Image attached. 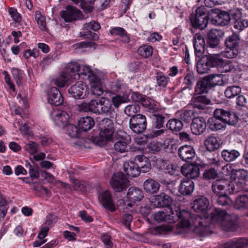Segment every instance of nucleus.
<instances>
[{
  "mask_svg": "<svg viewBox=\"0 0 248 248\" xmlns=\"http://www.w3.org/2000/svg\"><path fill=\"white\" fill-rule=\"evenodd\" d=\"M192 208L196 212H202V216L198 214H190L187 218L190 222L189 227H194L193 231L201 235H205L209 231L210 215L209 212L214 210L208 209L209 205L208 199L204 196H199L193 201Z\"/></svg>",
  "mask_w": 248,
  "mask_h": 248,
  "instance_id": "f257e3e1",
  "label": "nucleus"
},
{
  "mask_svg": "<svg viewBox=\"0 0 248 248\" xmlns=\"http://www.w3.org/2000/svg\"><path fill=\"white\" fill-rule=\"evenodd\" d=\"M238 117L234 112L223 108H217L214 117H210L207 124L212 131H217L224 127L225 124L234 125L238 123Z\"/></svg>",
  "mask_w": 248,
  "mask_h": 248,
  "instance_id": "f03ea898",
  "label": "nucleus"
},
{
  "mask_svg": "<svg viewBox=\"0 0 248 248\" xmlns=\"http://www.w3.org/2000/svg\"><path fill=\"white\" fill-rule=\"evenodd\" d=\"M79 111L90 112L100 115H111L115 113L114 108L109 99L102 97L97 100L92 99L89 102H83L78 105Z\"/></svg>",
  "mask_w": 248,
  "mask_h": 248,
  "instance_id": "7ed1b4c3",
  "label": "nucleus"
},
{
  "mask_svg": "<svg viewBox=\"0 0 248 248\" xmlns=\"http://www.w3.org/2000/svg\"><path fill=\"white\" fill-rule=\"evenodd\" d=\"M190 216V213L187 211L171 210V214H167L164 212H158L155 214L154 218L158 222L164 221L169 223L179 221L176 227L178 228L184 229L189 227L190 222L187 218Z\"/></svg>",
  "mask_w": 248,
  "mask_h": 248,
  "instance_id": "20e7f679",
  "label": "nucleus"
},
{
  "mask_svg": "<svg viewBox=\"0 0 248 248\" xmlns=\"http://www.w3.org/2000/svg\"><path fill=\"white\" fill-rule=\"evenodd\" d=\"M210 215V226L215 224L225 231H233L235 229V223L232 216L225 211L216 208L214 212H209Z\"/></svg>",
  "mask_w": 248,
  "mask_h": 248,
  "instance_id": "39448f33",
  "label": "nucleus"
},
{
  "mask_svg": "<svg viewBox=\"0 0 248 248\" xmlns=\"http://www.w3.org/2000/svg\"><path fill=\"white\" fill-rule=\"evenodd\" d=\"M240 38L238 34L233 33L227 37L225 41L226 48L222 52V55L228 59L236 58L240 52Z\"/></svg>",
  "mask_w": 248,
  "mask_h": 248,
  "instance_id": "423d86ee",
  "label": "nucleus"
},
{
  "mask_svg": "<svg viewBox=\"0 0 248 248\" xmlns=\"http://www.w3.org/2000/svg\"><path fill=\"white\" fill-rule=\"evenodd\" d=\"M223 59L217 55H205L202 57L197 63V71L198 73L203 74L208 73L213 67L221 66Z\"/></svg>",
  "mask_w": 248,
  "mask_h": 248,
  "instance_id": "0eeeda50",
  "label": "nucleus"
},
{
  "mask_svg": "<svg viewBox=\"0 0 248 248\" xmlns=\"http://www.w3.org/2000/svg\"><path fill=\"white\" fill-rule=\"evenodd\" d=\"M189 19L194 28L204 30L208 24V12L204 6H200L196 9L195 14L190 15Z\"/></svg>",
  "mask_w": 248,
  "mask_h": 248,
  "instance_id": "6e6552de",
  "label": "nucleus"
},
{
  "mask_svg": "<svg viewBox=\"0 0 248 248\" xmlns=\"http://www.w3.org/2000/svg\"><path fill=\"white\" fill-rule=\"evenodd\" d=\"M116 142L113 148L116 152L124 153L129 151L131 138L123 131H117L115 134Z\"/></svg>",
  "mask_w": 248,
  "mask_h": 248,
  "instance_id": "1a4fd4ad",
  "label": "nucleus"
},
{
  "mask_svg": "<svg viewBox=\"0 0 248 248\" xmlns=\"http://www.w3.org/2000/svg\"><path fill=\"white\" fill-rule=\"evenodd\" d=\"M147 125L145 116L138 114L129 120V127L131 130L136 134L142 133L146 129Z\"/></svg>",
  "mask_w": 248,
  "mask_h": 248,
  "instance_id": "9d476101",
  "label": "nucleus"
},
{
  "mask_svg": "<svg viewBox=\"0 0 248 248\" xmlns=\"http://www.w3.org/2000/svg\"><path fill=\"white\" fill-rule=\"evenodd\" d=\"M110 183L114 191L118 192L125 190L129 186V181L121 172L114 174Z\"/></svg>",
  "mask_w": 248,
  "mask_h": 248,
  "instance_id": "9b49d317",
  "label": "nucleus"
},
{
  "mask_svg": "<svg viewBox=\"0 0 248 248\" xmlns=\"http://www.w3.org/2000/svg\"><path fill=\"white\" fill-rule=\"evenodd\" d=\"M68 93L76 99L86 98L88 94V88L82 81H78L72 85L68 90Z\"/></svg>",
  "mask_w": 248,
  "mask_h": 248,
  "instance_id": "f8f14e48",
  "label": "nucleus"
},
{
  "mask_svg": "<svg viewBox=\"0 0 248 248\" xmlns=\"http://www.w3.org/2000/svg\"><path fill=\"white\" fill-rule=\"evenodd\" d=\"M223 31L217 29L209 30L206 34V42L207 45L212 48H217L219 46L220 39L223 36Z\"/></svg>",
  "mask_w": 248,
  "mask_h": 248,
  "instance_id": "ddd939ff",
  "label": "nucleus"
},
{
  "mask_svg": "<svg viewBox=\"0 0 248 248\" xmlns=\"http://www.w3.org/2000/svg\"><path fill=\"white\" fill-rule=\"evenodd\" d=\"M99 128L102 135L112 139L115 128L112 120L108 118L102 119L99 123Z\"/></svg>",
  "mask_w": 248,
  "mask_h": 248,
  "instance_id": "4468645a",
  "label": "nucleus"
},
{
  "mask_svg": "<svg viewBox=\"0 0 248 248\" xmlns=\"http://www.w3.org/2000/svg\"><path fill=\"white\" fill-rule=\"evenodd\" d=\"M190 128L192 133L196 135L203 134L206 128L205 119L202 117H197L193 118Z\"/></svg>",
  "mask_w": 248,
  "mask_h": 248,
  "instance_id": "2eb2a0df",
  "label": "nucleus"
},
{
  "mask_svg": "<svg viewBox=\"0 0 248 248\" xmlns=\"http://www.w3.org/2000/svg\"><path fill=\"white\" fill-rule=\"evenodd\" d=\"M51 117L56 125L62 128L67 124L69 118L67 113L61 110H54L52 111Z\"/></svg>",
  "mask_w": 248,
  "mask_h": 248,
  "instance_id": "dca6fc26",
  "label": "nucleus"
},
{
  "mask_svg": "<svg viewBox=\"0 0 248 248\" xmlns=\"http://www.w3.org/2000/svg\"><path fill=\"white\" fill-rule=\"evenodd\" d=\"M98 199L102 206L110 211L114 212L116 209L112 200V195L108 190H105L98 196Z\"/></svg>",
  "mask_w": 248,
  "mask_h": 248,
  "instance_id": "f3484780",
  "label": "nucleus"
},
{
  "mask_svg": "<svg viewBox=\"0 0 248 248\" xmlns=\"http://www.w3.org/2000/svg\"><path fill=\"white\" fill-rule=\"evenodd\" d=\"M47 99L51 105L56 106L61 105L63 102V98L60 91L56 87H51L47 93Z\"/></svg>",
  "mask_w": 248,
  "mask_h": 248,
  "instance_id": "a211bd4d",
  "label": "nucleus"
},
{
  "mask_svg": "<svg viewBox=\"0 0 248 248\" xmlns=\"http://www.w3.org/2000/svg\"><path fill=\"white\" fill-rule=\"evenodd\" d=\"M181 171L185 177L190 180L197 178L200 174L199 167L192 164L183 165L181 167Z\"/></svg>",
  "mask_w": 248,
  "mask_h": 248,
  "instance_id": "6ab92c4d",
  "label": "nucleus"
},
{
  "mask_svg": "<svg viewBox=\"0 0 248 248\" xmlns=\"http://www.w3.org/2000/svg\"><path fill=\"white\" fill-rule=\"evenodd\" d=\"M230 181L224 178L218 179L212 183V190L217 195L228 191L229 187Z\"/></svg>",
  "mask_w": 248,
  "mask_h": 248,
  "instance_id": "aec40b11",
  "label": "nucleus"
},
{
  "mask_svg": "<svg viewBox=\"0 0 248 248\" xmlns=\"http://www.w3.org/2000/svg\"><path fill=\"white\" fill-rule=\"evenodd\" d=\"M178 155L182 160L188 162L195 157V152L192 146L186 145L179 148Z\"/></svg>",
  "mask_w": 248,
  "mask_h": 248,
  "instance_id": "412c9836",
  "label": "nucleus"
},
{
  "mask_svg": "<svg viewBox=\"0 0 248 248\" xmlns=\"http://www.w3.org/2000/svg\"><path fill=\"white\" fill-rule=\"evenodd\" d=\"M80 13L76 8L69 6L65 10L61 12L60 15L65 22H71L78 18Z\"/></svg>",
  "mask_w": 248,
  "mask_h": 248,
  "instance_id": "4be33fe9",
  "label": "nucleus"
},
{
  "mask_svg": "<svg viewBox=\"0 0 248 248\" xmlns=\"http://www.w3.org/2000/svg\"><path fill=\"white\" fill-rule=\"evenodd\" d=\"M138 169L140 170V173L146 172L149 171L151 169V165L148 158L143 155H139L135 156L134 158Z\"/></svg>",
  "mask_w": 248,
  "mask_h": 248,
  "instance_id": "5701e85b",
  "label": "nucleus"
},
{
  "mask_svg": "<svg viewBox=\"0 0 248 248\" xmlns=\"http://www.w3.org/2000/svg\"><path fill=\"white\" fill-rule=\"evenodd\" d=\"M144 197V193L141 189L135 186L129 188L127 193L128 200L134 203L140 201Z\"/></svg>",
  "mask_w": 248,
  "mask_h": 248,
  "instance_id": "b1692460",
  "label": "nucleus"
},
{
  "mask_svg": "<svg viewBox=\"0 0 248 248\" xmlns=\"http://www.w3.org/2000/svg\"><path fill=\"white\" fill-rule=\"evenodd\" d=\"M194 189V182L190 179H183L179 186L180 193L183 195H190Z\"/></svg>",
  "mask_w": 248,
  "mask_h": 248,
  "instance_id": "393cba45",
  "label": "nucleus"
},
{
  "mask_svg": "<svg viewBox=\"0 0 248 248\" xmlns=\"http://www.w3.org/2000/svg\"><path fill=\"white\" fill-rule=\"evenodd\" d=\"M171 197L164 193L156 196L155 203L159 207H170L173 203Z\"/></svg>",
  "mask_w": 248,
  "mask_h": 248,
  "instance_id": "a878e982",
  "label": "nucleus"
},
{
  "mask_svg": "<svg viewBox=\"0 0 248 248\" xmlns=\"http://www.w3.org/2000/svg\"><path fill=\"white\" fill-rule=\"evenodd\" d=\"M248 176L247 171L244 169H232L231 171V177L234 181L239 182L241 185L245 184V181Z\"/></svg>",
  "mask_w": 248,
  "mask_h": 248,
  "instance_id": "bb28decb",
  "label": "nucleus"
},
{
  "mask_svg": "<svg viewBox=\"0 0 248 248\" xmlns=\"http://www.w3.org/2000/svg\"><path fill=\"white\" fill-rule=\"evenodd\" d=\"M124 170L127 175L132 177H136L140 174L137 164L134 161L126 162L124 164Z\"/></svg>",
  "mask_w": 248,
  "mask_h": 248,
  "instance_id": "cd10ccee",
  "label": "nucleus"
},
{
  "mask_svg": "<svg viewBox=\"0 0 248 248\" xmlns=\"http://www.w3.org/2000/svg\"><path fill=\"white\" fill-rule=\"evenodd\" d=\"M211 87L206 77L200 79L196 83L195 87V93L197 94L207 93Z\"/></svg>",
  "mask_w": 248,
  "mask_h": 248,
  "instance_id": "c85d7f7f",
  "label": "nucleus"
},
{
  "mask_svg": "<svg viewBox=\"0 0 248 248\" xmlns=\"http://www.w3.org/2000/svg\"><path fill=\"white\" fill-rule=\"evenodd\" d=\"M221 157L227 162H232L240 157V153L236 150H224L221 152Z\"/></svg>",
  "mask_w": 248,
  "mask_h": 248,
  "instance_id": "c756f323",
  "label": "nucleus"
},
{
  "mask_svg": "<svg viewBox=\"0 0 248 248\" xmlns=\"http://www.w3.org/2000/svg\"><path fill=\"white\" fill-rule=\"evenodd\" d=\"M160 186V184L158 182L151 178L147 179L143 183L144 189L146 192L151 194L157 193Z\"/></svg>",
  "mask_w": 248,
  "mask_h": 248,
  "instance_id": "7c9ffc66",
  "label": "nucleus"
},
{
  "mask_svg": "<svg viewBox=\"0 0 248 248\" xmlns=\"http://www.w3.org/2000/svg\"><path fill=\"white\" fill-rule=\"evenodd\" d=\"M183 126V123L178 118L170 119L166 124L167 128L173 133L180 132L182 130Z\"/></svg>",
  "mask_w": 248,
  "mask_h": 248,
  "instance_id": "2f4dec72",
  "label": "nucleus"
},
{
  "mask_svg": "<svg viewBox=\"0 0 248 248\" xmlns=\"http://www.w3.org/2000/svg\"><path fill=\"white\" fill-rule=\"evenodd\" d=\"M204 145L208 151L212 152L219 149L220 144L216 137L210 136L204 140Z\"/></svg>",
  "mask_w": 248,
  "mask_h": 248,
  "instance_id": "473e14b6",
  "label": "nucleus"
},
{
  "mask_svg": "<svg viewBox=\"0 0 248 248\" xmlns=\"http://www.w3.org/2000/svg\"><path fill=\"white\" fill-rule=\"evenodd\" d=\"M78 123L79 128L84 131L91 129L95 124L93 119L89 116L81 118Z\"/></svg>",
  "mask_w": 248,
  "mask_h": 248,
  "instance_id": "72a5a7b5",
  "label": "nucleus"
},
{
  "mask_svg": "<svg viewBox=\"0 0 248 248\" xmlns=\"http://www.w3.org/2000/svg\"><path fill=\"white\" fill-rule=\"evenodd\" d=\"M248 246V239L241 238L233 241L228 242L224 248H245Z\"/></svg>",
  "mask_w": 248,
  "mask_h": 248,
  "instance_id": "f704fd0d",
  "label": "nucleus"
},
{
  "mask_svg": "<svg viewBox=\"0 0 248 248\" xmlns=\"http://www.w3.org/2000/svg\"><path fill=\"white\" fill-rule=\"evenodd\" d=\"M241 91V88L239 86H230L225 89L224 95L227 98L232 99L240 94Z\"/></svg>",
  "mask_w": 248,
  "mask_h": 248,
  "instance_id": "c9c22d12",
  "label": "nucleus"
},
{
  "mask_svg": "<svg viewBox=\"0 0 248 248\" xmlns=\"http://www.w3.org/2000/svg\"><path fill=\"white\" fill-rule=\"evenodd\" d=\"M110 33L113 36L119 35L124 43H128L130 39L125 30L121 27H115L110 30Z\"/></svg>",
  "mask_w": 248,
  "mask_h": 248,
  "instance_id": "e433bc0d",
  "label": "nucleus"
},
{
  "mask_svg": "<svg viewBox=\"0 0 248 248\" xmlns=\"http://www.w3.org/2000/svg\"><path fill=\"white\" fill-rule=\"evenodd\" d=\"M234 207L237 209L248 208V193L239 196L236 199Z\"/></svg>",
  "mask_w": 248,
  "mask_h": 248,
  "instance_id": "4c0bfd02",
  "label": "nucleus"
},
{
  "mask_svg": "<svg viewBox=\"0 0 248 248\" xmlns=\"http://www.w3.org/2000/svg\"><path fill=\"white\" fill-rule=\"evenodd\" d=\"M110 137H108L107 135H103L100 131L98 136H92L91 140L94 144L99 146H102L105 145L108 141L112 140Z\"/></svg>",
  "mask_w": 248,
  "mask_h": 248,
  "instance_id": "58836bf2",
  "label": "nucleus"
},
{
  "mask_svg": "<svg viewBox=\"0 0 248 248\" xmlns=\"http://www.w3.org/2000/svg\"><path fill=\"white\" fill-rule=\"evenodd\" d=\"M211 88L220 85L223 83L222 76L220 74H211L205 77Z\"/></svg>",
  "mask_w": 248,
  "mask_h": 248,
  "instance_id": "ea45409f",
  "label": "nucleus"
},
{
  "mask_svg": "<svg viewBox=\"0 0 248 248\" xmlns=\"http://www.w3.org/2000/svg\"><path fill=\"white\" fill-rule=\"evenodd\" d=\"M71 78L72 75H67L63 72L62 75L54 79L53 82L55 85L61 88L64 87Z\"/></svg>",
  "mask_w": 248,
  "mask_h": 248,
  "instance_id": "a19ab883",
  "label": "nucleus"
},
{
  "mask_svg": "<svg viewBox=\"0 0 248 248\" xmlns=\"http://www.w3.org/2000/svg\"><path fill=\"white\" fill-rule=\"evenodd\" d=\"M220 9H212L208 12L209 20L211 23L214 25L219 26V23L218 20L220 19Z\"/></svg>",
  "mask_w": 248,
  "mask_h": 248,
  "instance_id": "79ce46f5",
  "label": "nucleus"
},
{
  "mask_svg": "<svg viewBox=\"0 0 248 248\" xmlns=\"http://www.w3.org/2000/svg\"><path fill=\"white\" fill-rule=\"evenodd\" d=\"M153 127L156 129H160L163 127L165 117L159 114H153L152 115Z\"/></svg>",
  "mask_w": 248,
  "mask_h": 248,
  "instance_id": "37998d69",
  "label": "nucleus"
},
{
  "mask_svg": "<svg viewBox=\"0 0 248 248\" xmlns=\"http://www.w3.org/2000/svg\"><path fill=\"white\" fill-rule=\"evenodd\" d=\"M63 128L66 133L72 138H76L78 135L79 129L74 124H67Z\"/></svg>",
  "mask_w": 248,
  "mask_h": 248,
  "instance_id": "c03bdc74",
  "label": "nucleus"
},
{
  "mask_svg": "<svg viewBox=\"0 0 248 248\" xmlns=\"http://www.w3.org/2000/svg\"><path fill=\"white\" fill-rule=\"evenodd\" d=\"M34 17L40 30L46 31L47 28H46V17L38 11L35 12Z\"/></svg>",
  "mask_w": 248,
  "mask_h": 248,
  "instance_id": "a18cd8bd",
  "label": "nucleus"
},
{
  "mask_svg": "<svg viewBox=\"0 0 248 248\" xmlns=\"http://www.w3.org/2000/svg\"><path fill=\"white\" fill-rule=\"evenodd\" d=\"M193 113L191 110L182 111L177 113V117L182 122L189 123L192 120Z\"/></svg>",
  "mask_w": 248,
  "mask_h": 248,
  "instance_id": "49530a36",
  "label": "nucleus"
},
{
  "mask_svg": "<svg viewBox=\"0 0 248 248\" xmlns=\"http://www.w3.org/2000/svg\"><path fill=\"white\" fill-rule=\"evenodd\" d=\"M217 171L213 168L205 170L203 173V179L207 180L215 179L217 178Z\"/></svg>",
  "mask_w": 248,
  "mask_h": 248,
  "instance_id": "de8ad7c7",
  "label": "nucleus"
},
{
  "mask_svg": "<svg viewBox=\"0 0 248 248\" xmlns=\"http://www.w3.org/2000/svg\"><path fill=\"white\" fill-rule=\"evenodd\" d=\"M138 53L144 58H148L153 54V48L150 46L145 45L140 47L138 49Z\"/></svg>",
  "mask_w": 248,
  "mask_h": 248,
  "instance_id": "09e8293b",
  "label": "nucleus"
},
{
  "mask_svg": "<svg viewBox=\"0 0 248 248\" xmlns=\"http://www.w3.org/2000/svg\"><path fill=\"white\" fill-rule=\"evenodd\" d=\"M140 108L138 105L136 104H132L128 105L125 108L124 110V113L128 116L133 117L136 116L137 112H139Z\"/></svg>",
  "mask_w": 248,
  "mask_h": 248,
  "instance_id": "8fccbe9b",
  "label": "nucleus"
},
{
  "mask_svg": "<svg viewBox=\"0 0 248 248\" xmlns=\"http://www.w3.org/2000/svg\"><path fill=\"white\" fill-rule=\"evenodd\" d=\"M169 78L167 77L163 73L157 72L156 76V83L158 86L164 88L168 83Z\"/></svg>",
  "mask_w": 248,
  "mask_h": 248,
  "instance_id": "3c124183",
  "label": "nucleus"
},
{
  "mask_svg": "<svg viewBox=\"0 0 248 248\" xmlns=\"http://www.w3.org/2000/svg\"><path fill=\"white\" fill-rule=\"evenodd\" d=\"M220 19H218V22L219 25L221 26H224L229 24L231 21L230 17L229 16L228 12L222 11L220 10L219 12Z\"/></svg>",
  "mask_w": 248,
  "mask_h": 248,
  "instance_id": "603ef678",
  "label": "nucleus"
},
{
  "mask_svg": "<svg viewBox=\"0 0 248 248\" xmlns=\"http://www.w3.org/2000/svg\"><path fill=\"white\" fill-rule=\"evenodd\" d=\"M217 202L221 206H228L232 203V200L225 194L218 195L216 200Z\"/></svg>",
  "mask_w": 248,
  "mask_h": 248,
  "instance_id": "864d4df0",
  "label": "nucleus"
},
{
  "mask_svg": "<svg viewBox=\"0 0 248 248\" xmlns=\"http://www.w3.org/2000/svg\"><path fill=\"white\" fill-rule=\"evenodd\" d=\"M80 69V65L78 63H75L74 64H69L66 68L65 71L64 72L67 75H72V78L74 76H75V74L79 72Z\"/></svg>",
  "mask_w": 248,
  "mask_h": 248,
  "instance_id": "5fc2aeb1",
  "label": "nucleus"
},
{
  "mask_svg": "<svg viewBox=\"0 0 248 248\" xmlns=\"http://www.w3.org/2000/svg\"><path fill=\"white\" fill-rule=\"evenodd\" d=\"M128 99L127 97L124 96L117 95L112 97L111 100L112 105H113L115 108H118L122 104L127 102Z\"/></svg>",
  "mask_w": 248,
  "mask_h": 248,
  "instance_id": "6e6d98bb",
  "label": "nucleus"
},
{
  "mask_svg": "<svg viewBox=\"0 0 248 248\" xmlns=\"http://www.w3.org/2000/svg\"><path fill=\"white\" fill-rule=\"evenodd\" d=\"M244 185H241L239 182L234 181L231 182L230 181L229 187L228 191L230 193H237L242 190L244 187Z\"/></svg>",
  "mask_w": 248,
  "mask_h": 248,
  "instance_id": "4d7b16f0",
  "label": "nucleus"
},
{
  "mask_svg": "<svg viewBox=\"0 0 248 248\" xmlns=\"http://www.w3.org/2000/svg\"><path fill=\"white\" fill-rule=\"evenodd\" d=\"M228 12L229 16L230 17L231 20H233L234 21H236L241 18V9L236 8L229 10Z\"/></svg>",
  "mask_w": 248,
  "mask_h": 248,
  "instance_id": "13d9d810",
  "label": "nucleus"
},
{
  "mask_svg": "<svg viewBox=\"0 0 248 248\" xmlns=\"http://www.w3.org/2000/svg\"><path fill=\"white\" fill-rule=\"evenodd\" d=\"M171 223L169 224H163L155 228V230L160 234H165L171 232L173 228Z\"/></svg>",
  "mask_w": 248,
  "mask_h": 248,
  "instance_id": "bf43d9fd",
  "label": "nucleus"
},
{
  "mask_svg": "<svg viewBox=\"0 0 248 248\" xmlns=\"http://www.w3.org/2000/svg\"><path fill=\"white\" fill-rule=\"evenodd\" d=\"M26 167L29 169V174L32 178H37L39 176L38 168L35 166H31L29 162L27 161Z\"/></svg>",
  "mask_w": 248,
  "mask_h": 248,
  "instance_id": "052dcab7",
  "label": "nucleus"
},
{
  "mask_svg": "<svg viewBox=\"0 0 248 248\" xmlns=\"http://www.w3.org/2000/svg\"><path fill=\"white\" fill-rule=\"evenodd\" d=\"M235 29L242 31L245 28L248 27V19H242L241 18L233 22Z\"/></svg>",
  "mask_w": 248,
  "mask_h": 248,
  "instance_id": "680f3d73",
  "label": "nucleus"
},
{
  "mask_svg": "<svg viewBox=\"0 0 248 248\" xmlns=\"http://www.w3.org/2000/svg\"><path fill=\"white\" fill-rule=\"evenodd\" d=\"M101 28L100 24L94 21H91L89 23H86L83 25V30L86 31H90L93 30L94 31H97Z\"/></svg>",
  "mask_w": 248,
  "mask_h": 248,
  "instance_id": "e2e57ef3",
  "label": "nucleus"
},
{
  "mask_svg": "<svg viewBox=\"0 0 248 248\" xmlns=\"http://www.w3.org/2000/svg\"><path fill=\"white\" fill-rule=\"evenodd\" d=\"M38 146V144L36 142L30 141L26 144L25 148L30 154H34L37 152Z\"/></svg>",
  "mask_w": 248,
  "mask_h": 248,
  "instance_id": "0e129e2a",
  "label": "nucleus"
},
{
  "mask_svg": "<svg viewBox=\"0 0 248 248\" xmlns=\"http://www.w3.org/2000/svg\"><path fill=\"white\" fill-rule=\"evenodd\" d=\"M194 46H205V43L203 36L201 33H196L193 38Z\"/></svg>",
  "mask_w": 248,
  "mask_h": 248,
  "instance_id": "69168bd1",
  "label": "nucleus"
},
{
  "mask_svg": "<svg viewBox=\"0 0 248 248\" xmlns=\"http://www.w3.org/2000/svg\"><path fill=\"white\" fill-rule=\"evenodd\" d=\"M13 75L17 84L18 86L21 85L23 83L22 72L16 69L13 70Z\"/></svg>",
  "mask_w": 248,
  "mask_h": 248,
  "instance_id": "338daca9",
  "label": "nucleus"
},
{
  "mask_svg": "<svg viewBox=\"0 0 248 248\" xmlns=\"http://www.w3.org/2000/svg\"><path fill=\"white\" fill-rule=\"evenodd\" d=\"M71 181L73 184V187L75 190L79 191L85 190V185L83 182L77 179H72Z\"/></svg>",
  "mask_w": 248,
  "mask_h": 248,
  "instance_id": "774afa93",
  "label": "nucleus"
}]
</instances>
